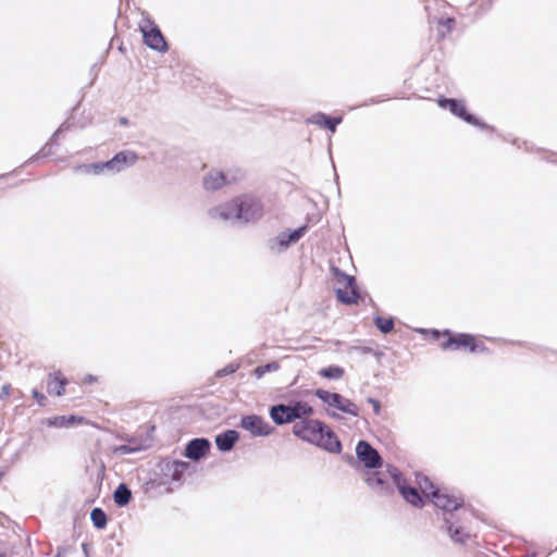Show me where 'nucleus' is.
I'll return each instance as SVG.
<instances>
[{"label":"nucleus","mask_w":557,"mask_h":557,"mask_svg":"<svg viewBox=\"0 0 557 557\" xmlns=\"http://www.w3.org/2000/svg\"><path fill=\"white\" fill-rule=\"evenodd\" d=\"M209 214L213 219L235 221L242 224L253 223L263 215L261 200L250 194L239 195L232 200L212 208Z\"/></svg>","instance_id":"1"},{"label":"nucleus","mask_w":557,"mask_h":557,"mask_svg":"<svg viewBox=\"0 0 557 557\" xmlns=\"http://www.w3.org/2000/svg\"><path fill=\"white\" fill-rule=\"evenodd\" d=\"M293 434L314 445L327 453L339 454L342 451V442L336 433L327 426V424L318 419H305L295 422L293 425Z\"/></svg>","instance_id":"2"},{"label":"nucleus","mask_w":557,"mask_h":557,"mask_svg":"<svg viewBox=\"0 0 557 557\" xmlns=\"http://www.w3.org/2000/svg\"><path fill=\"white\" fill-rule=\"evenodd\" d=\"M356 458L366 469L373 470L367 473L366 482L368 486L382 495H389L394 487L389 484L387 475L377 471L383 466V458L368 441L360 440L356 445Z\"/></svg>","instance_id":"3"},{"label":"nucleus","mask_w":557,"mask_h":557,"mask_svg":"<svg viewBox=\"0 0 557 557\" xmlns=\"http://www.w3.org/2000/svg\"><path fill=\"white\" fill-rule=\"evenodd\" d=\"M430 499L433 505L442 510V516L438 518L444 522L448 516H459L458 511L465 505V499L460 493H449L447 490H432L430 492Z\"/></svg>","instance_id":"4"},{"label":"nucleus","mask_w":557,"mask_h":557,"mask_svg":"<svg viewBox=\"0 0 557 557\" xmlns=\"http://www.w3.org/2000/svg\"><path fill=\"white\" fill-rule=\"evenodd\" d=\"M332 271L336 283L344 286L335 288L337 300L343 305L357 304L361 297L355 276L347 274L336 267H333Z\"/></svg>","instance_id":"5"},{"label":"nucleus","mask_w":557,"mask_h":557,"mask_svg":"<svg viewBox=\"0 0 557 557\" xmlns=\"http://www.w3.org/2000/svg\"><path fill=\"white\" fill-rule=\"evenodd\" d=\"M437 104L442 109H448L451 114L465 121L466 123L476 126L484 131L496 132L495 127L486 124L474 114L468 112L466 103L461 99L438 97Z\"/></svg>","instance_id":"6"},{"label":"nucleus","mask_w":557,"mask_h":557,"mask_svg":"<svg viewBox=\"0 0 557 557\" xmlns=\"http://www.w3.org/2000/svg\"><path fill=\"white\" fill-rule=\"evenodd\" d=\"M139 30L143 34L144 44L157 52L164 53L169 45L160 29L150 16H145L139 23Z\"/></svg>","instance_id":"7"},{"label":"nucleus","mask_w":557,"mask_h":557,"mask_svg":"<svg viewBox=\"0 0 557 557\" xmlns=\"http://www.w3.org/2000/svg\"><path fill=\"white\" fill-rule=\"evenodd\" d=\"M314 396L329 407L337 409L338 411L349 414L351 417L360 416V408L349 398H346L339 393L329 392L323 388H317Z\"/></svg>","instance_id":"8"},{"label":"nucleus","mask_w":557,"mask_h":557,"mask_svg":"<svg viewBox=\"0 0 557 557\" xmlns=\"http://www.w3.org/2000/svg\"><path fill=\"white\" fill-rule=\"evenodd\" d=\"M308 231L307 225H301L293 231L281 232L277 236L268 240V248L273 253H281L290 245L297 243Z\"/></svg>","instance_id":"9"},{"label":"nucleus","mask_w":557,"mask_h":557,"mask_svg":"<svg viewBox=\"0 0 557 557\" xmlns=\"http://www.w3.org/2000/svg\"><path fill=\"white\" fill-rule=\"evenodd\" d=\"M440 530L445 532L449 539L458 545H466L471 539V533L462 523L459 516H448L441 523Z\"/></svg>","instance_id":"10"},{"label":"nucleus","mask_w":557,"mask_h":557,"mask_svg":"<svg viewBox=\"0 0 557 557\" xmlns=\"http://www.w3.org/2000/svg\"><path fill=\"white\" fill-rule=\"evenodd\" d=\"M239 426L253 436H268L274 431V428L258 414L243 416Z\"/></svg>","instance_id":"11"},{"label":"nucleus","mask_w":557,"mask_h":557,"mask_svg":"<svg viewBox=\"0 0 557 557\" xmlns=\"http://www.w3.org/2000/svg\"><path fill=\"white\" fill-rule=\"evenodd\" d=\"M211 448V442L206 437H195L190 440L184 450V456L193 461L203 458Z\"/></svg>","instance_id":"12"},{"label":"nucleus","mask_w":557,"mask_h":557,"mask_svg":"<svg viewBox=\"0 0 557 557\" xmlns=\"http://www.w3.org/2000/svg\"><path fill=\"white\" fill-rule=\"evenodd\" d=\"M342 116H331L323 112H317L306 120L307 124H315L320 127L335 133L337 126L342 123Z\"/></svg>","instance_id":"13"},{"label":"nucleus","mask_w":557,"mask_h":557,"mask_svg":"<svg viewBox=\"0 0 557 557\" xmlns=\"http://www.w3.org/2000/svg\"><path fill=\"white\" fill-rule=\"evenodd\" d=\"M69 129H70V124L67 121L64 122L63 124H61V126L53 133V135L51 136L49 141L46 143V145L36 154L30 157L25 162V164H30V163L35 162L36 160H38L39 158H46V157L51 156L53 153V150H52L53 146H58L55 137Z\"/></svg>","instance_id":"14"},{"label":"nucleus","mask_w":557,"mask_h":557,"mask_svg":"<svg viewBox=\"0 0 557 557\" xmlns=\"http://www.w3.org/2000/svg\"><path fill=\"white\" fill-rule=\"evenodd\" d=\"M239 433L236 430H226L215 436V446L222 453L231 451L239 441Z\"/></svg>","instance_id":"15"},{"label":"nucleus","mask_w":557,"mask_h":557,"mask_svg":"<svg viewBox=\"0 0 557 557\" xmlns=\"http://www.w3.org/2000/svg\"><path fill=\"white\" fill-rule=\"evenodd\" d=\"M293 422H298L305 419H309L313 416L314 409L308 403L304 400H294L287 404Z\"/></svg>","instance_id":"16"},{"label":"nucleus","mask_w":557,"mask_h":557,"mask_svg":"<svg viewBox=\"0 0 557 557\" xmlns=\"http://www.w3.org/2000/svg\"><path fill=\"white\" fill-rule=\"evenodd\" d=\"M114 174L133 166L138 161V154L132 150H122L112 157Z\"/></svg>","instance_id":"17"},{"label":"nucleus","mask_w":557,"mask_h":557,"mask_svg":"<svg viewBox=\"0 0 557 557\" xmlns=\"http://www.w3.org/2000/svg\"><path fill=\"white\" fill-rule=\"evenodd\" d=\"M446 339L442 343L441 347L444 350H459L466 347V337L469 333H455L448 329L444 330Z\"/></svg>","instance_id":"18"},{"label":"nucleus","mask_w":557,"mask_h":557,"mask_svg":"<svg viewBox=\"0 0 557 557\" xmlns=\"http://www.w3.org/2000/svg\"><path fill=\"white\" fill-rule=\"evenodd\" d=\"M67 383V379L60 370L49 373L47 377L48 393L54 394L55 396H62L65 393V386Z\"/></svg>","instance_id":"19"},{"label":"nucleus","mask_w":557,"mask_h":557,"mask_svg":"<svg viewBox=\"0 0 557 557\" xmlns=\"http://www.w3.org/2000/svg\"><path fill=\"white\" fill-rule=\"evenodd\" d=\"M206 190L215 191L225 185H230L223 171L211 170L202 181Z\"/></svg>","instance_id":"20"},{"label":"nucleus","mask_w":557,"mask_h":557,"mask_svg":"<svg viewBox=\"0 0 557 557\" xmlns=\"http://www.w3.org/2000/svg\"><path fill=\"white\" fill-rule=\"evenodd\" d=\"M269 416L276 425L293 423L287 404H275L269 408Z\"/></svg>","instance_id":"21"},{"label":"nucleus","mask_w":557,"mask_h":557,"mask_svg":"<svg viewBox=\"0 0 557 557\" xmlns=\"http://www.w3.org/2000/svg\"><path fill=\"white\" fill-rule=\"evenodd\" d=\"M399 494L401 497L410 505L416 508H422L425 504L424 498L421 496L419 491L409 485L408 483L405 486H399Z\"/></svg>","instance_id":"22"},{"label":"nucleus","mask_w":557,"mask_h":557,"mask_svg":"<svg viewBox=\"0 0 557 557\" xmlns=\"http://www.w3.org/2000/svg\"><path fill=\"white\" fill-rule=\"evenodd\" d=\"M112 497H113L114 504L117 507L122 508L129 504V502L132 500L133 494L126 483H120L116 486V488L114 490Z\"/></svg>","instance_id":"23"},{"label":"nucleus","mask_w":557,"mask_h":557,"mask_svg":"<svg viewBox=\"0 0 557 557\" xmlns=\"http://www.w3.org/2000/svg\"><path fill=\"white\" fill-rule=\"evenodd\" d=\"M189 462L183 460H172L168 462L165 469L171 472L172 481L180 482L182 481L184 473L189 468Z\"/></svg>","instance_id":"24"},{"label":"nucleus","mask_w":557,"mask_h":557,"mask_svg":"<svg viewBox=\"0 0 557 557\" xmlns=\"http://www.w3.org/2000/svg\"><path fill=\"white\" fill-rule=\"evenodd\" d=\"M83 420L82 417L70 414V416H57L49 418L47 420V425L53 426V428H70L76 424L77 422H81Z\"/></svg>","instance_id":"25"},{"label":"nucleus","mask_w":557,"mask_h":557,"mask_svg":"<svg viewBox=\"0 0 557 557\" xmlns=\"http://www.w3.org/2000/svg\"><path fill=\"white\" fill-rule=\"evenodd\" d=\"M146 448V446L139 444L136 438H128L127 444L119 445L113 448L114 455H128L141 451Z\"/></svg>","instance_id":"26"},{"label":"nucleus","mask_w":557,"mask_h":557,"mask_svg":"<svg viewBox=\"0 0 557 557\" xmlns=\"http://www.w3.org/2000/svg\"><path fill=\"white\" fill-rule=\"evenodd\" d=\"M90 520L92 522V525L97 530H103L106 529L108 524V516L106 511L100 507H95L90 511Z\"/></svg>","instance_id":"27"},{"label":"nucleus","mask_w":557,"mask_h":557,"mask_svg":"<svg viewBox=\"0 0 557 557\" xmlns=\"http://www.w3.org/2000/svg\"><path fill=\"white\" fill-rule=\"evenodd\" d=\"M318 374L327 380H338L345 374L343 367L331 364L319 370Z\"/></svg>","instance_id":"28"},{"label":"nucleus","mask_w":557,"mask_h":557,"mask_svg":"<svg viewBox=\"0 0 557 557\" xmlns=\"http://www.w3.org/2000/svg\"><path fill=\"white\" fill-rule=\"evenodd\" d=\"M373 323L382 334L391 333L395 327L394 318H384L380 314L374 315Z\"/></svg>","instance_id":"29"},{"label":"nucleus","mask_w":557,"mask_h":557,"mask_svg":"<svg viewBox=\"0 0 557 557\" xmlns=\"http://www.w3.org/2000/svg\"><path fill=\"white\" fill-rule=\"evenodd\" d=\"M466 347L468 351L471 354H488L490 349L486 347L483 343L478 342L475 336L472 334H469L468 337H466Z\"/></svg>","instance_id":"30"},{"label":"nucleus","mask_w":557,"mask_h":557,"mask_svg":"<svg viewBox=\"0 0 557 557\" xmlns=\"http://www.w3.org/2000/svg\"><path fill=\"white\" fill-rule=\"evenodd\" d=\"M487 9H483L482 5L476 7L474 2H470L467 4L460 14L462 16L469 17L471 22L475 21L478 17H480Z\"/></svg>","instance_id":"31"},{"label":"nucleus","mask_w":557,"mask_h":557,"mask_svg":"<svg viewBox=\"0 0 557 557\" xmlns=\"http://www.w3.org/2000/svg\"><path fill=\"white\" fill-rule=\"evenodd\" d=\"M417 484L419 486V490L428 498H430V492L432 490H440L438 487L434 486L433 482L426 475H422V474L417 475Z\"/></svg>","instance_id":"32"},{"label":"nucleus","mask_w":557,"mask_h":557,"mask_svg":"<svg viewBox=\"0 0 557 557\" xmlns=\"http://www.w3.org/2000/svg\"><path fill=\"white\" fill-rule=\"evenodd\" d=\"M278 369H280L278 361H270L265 364L258 366L257 368H255L252 373L257 379H261L265 373L275 372Z\"/></svg>","instance_id":"33"},{"label":"nucleus","mask_w":557,"mask_h":557,"mask_svg":"<svg viewBox=\"0 0 557 557\" xmlns=\"http://www.w3.org/2000/svg\"><path fill=\"white\" fill-rule=\"evenodd\" d=\"M388 474H389L391 479L393 480V484L397 487L398 491H399V486H405L407 484L406 479L403 476V473L399 471L398 468L389 466Z\"/></svg>","instance_id":"34"},{"label":"nucleus","mask_w":557,"mask_h":557,"mask_svg":"<svg viewBox=\"0 0 557 557\" xmlns=\"http://www.w3.org/2000/svg\"><path fill=\"white\" fill-rule=\"evenodd\" d=\"M224 175L227 178L228 184L240 182L245 178L246 173L244 170L237 168V169H231L227 172H224Z\"/></svg>","instance_id":"35"},{"label":"nucleus","mask_w":557,"mask_h":557,"mask_svg":"<svg viewBox=\"0 0 557 557\" xmlns=\"http://www.w3.org/2000/svg\"><path fill=\"white\" fill-rule=\"evenodd\" d=\"M78 170L85 172V173H91L94 175H100L104 172L103 168L101 166V162H94L88 164H83L78 166Z\"/></svg>","instance_id":"36"},{"label":"nucleus","mask_w":557,"mask_h":557,"mask_svg":"<svg viewBox=\"0 0 557 557\" xmlns=\"http://www.w3.org/2000/svg\"><path fill=\"white\" fill-rule=\"evenodd\" d=\"M438 25L445 28V30H441V36L445 37L447 33H450L456 24V20L454 17H445V18H438L437 21Z\"/></svg>","instance_id":"37"},{"label":"nucleus","mask_w":557,"mask_h":557,"mask_svg":"<svg viewBox=\"0 0 557 557\" xmlns=\"http://www.w3.org/2000/svg\"><path fill=\"white\" fill-rule=\"evenodd\" d=\"M237 369H238L237 364L228 363L225 367H223L222 369L216 371V376L223 377V376L233 374L234 372H236Z\"/></svg>","instance_id":"38"},{"label":"nucleus","mask_w":557,"mask_h":557,"mask_svg":"<svg viewBox=\"0 0 557 557\" xmlns=\"http://www.w3.org/2000/svg\"><path fill=\"white\" fill-rule=\"evenodd\" d=\"M32 396L40 407H45L47 405V397L37 388L32 391Z\"/></svg>","instance_id":"39"},{"label":"nucleus","mask_w":557,"mask_h":557,"mask_svg":"<svg viewBox=\"0 0 557 557\" xmlns=\"http://www.w3.org/2000/svg\"><path fill=\"white\" fill-rule=\"evenodd\" d=\"M367 401L372 405L374 414L379 416L381 413V401L372 397H369Z\"/></svg>","instance_id":"40"},{"label":"nucleus","mask_w":557,"mask_h":557,"mask_svg":"<svg viewBox=\"0 0 557 557\" xmlns=\"http://www.w3.org/2000/svg\"><path fill=\"white\" fill-rule=\"evenodd\" d=\"M101 166L103 168L104 171L107 170L108 172H111L114 174V163H113L112 158L108 161L101 162Z\"/></svg>","instance_id":"41"},{"label":"nucleus","mask_w":557,"mask_h":557,"mask_svg":"<svg viewBox=\"0 0 557 557\" xmlns=\"http://www.w3.org/2000/svg\"><path fill=\"white\" fill-rule=\"evenodd\" d=\"M10 391H11V386L9 384H4L1 387L0 399H4L5 397H8L10 395Z\"/></svg>","instance_id":"42"},{"label":"nucleus","mask_w":557,"mask_h":557,"mask_svg":"<svg viewBox=\"0 0 557 557\" xmlns=\"http://www.w3.org/2000/svg\"><path fill=\"white\" fill-rule=\"evenodd\" d=\"M343 459H344L348 465L354 466V467H355V466L357 465V462H358V461L356 460L357 458H355L352 455H346V456H344V457H343Z\"/></svg>","instance_id":"43"},{"label":"nucleus","mask_w":557,"mask_h":557,"mask_svg":"<svg viewBox=\"0 0 557 557\" xmlns=\"http://www.w3.org/2000/svg\"><path fill=\"white\" fill-rule=\"evenodd\" d=\"M431 333H432L433 338H435V339H438L442 336L445 337L444 330L443 331H438V330L433 329L431 331Z\"/></svg>","instance_id":"44"},{"label":"nucleus","mask_w":557,"mask_h":557,"mask_svg":"<svg viewBox=\"0 0 557 557\" xmlns=\"http://www.w3.org/2000/svg\"><path fill=\"white\" fill-rule=\"evenodd\" d=\"M502 138L506 141H510L512 145L517 146L519 149L521 148V144L518 138L509 139L508 137H505V136H502Z\"/></svg>","instance_id":"45"},{"label":"nucleus","mask_w":557,"mask_h":557,"mask_svg":"<svg viewBox=\"0 0 557 557\" xmlns=\"http://www.w3.org/2000/svg\"><path fill=\"white\" fill-rule=\"evenodd\" d=\"M381 101H382V99H379V98H371L370 100L366 101V102L363 103V106H370V104L379 103V102H381Z\"/></svg>","instance_id":"46"},{"label":"nucleus","mask_w":557,"mask_h":557,"mask_svg":"<svg viewBox=\"0 0 557 557\" xmlns=\"http://www.w3.org/2000/svg\"><path fill=\"white\" fill-rule=\"evenodd\" d=\"M82 549L85 554V557H89V544L88 543H83L82 544Z\"/></svg>","instance_id":"47"},{"label":"nucleus","mask_w":557,"mask_h":557,"mask_svg":"<svg viewBox=\"0 0 557 557\" xmlns=\"http://www.w3.org/2000/svg\"><path fill=\"white\" fill-rule=\"evenodd\" d=\"M0 557H7V550L4 548V544L1 540H0Z\"/></svg>","instance_id":"48"},{"label":"nucleus","mask_w":557,"mask_h":557,"mask_svg":"<svg viewBox=\"0 0 557 557\" xmlns=\"http://www.w3.org/2000/svg\"><path fill=\"white\" fill-rule=\"evenodd\" d=\"M96 380H97V379H96V376H94V375H91V374H88V375H86V377H85V382H86V383H92V382H95Z\"/></svg>","instance_id":"49"},{"label":"nucleus","mask_w":557,"mask_h":557,"mask_svg":"<svg viewBox=\"0 0 557 557\" xmlns=\"http://www.w3.org/2000/svg\"><path fill=\"white\" fill-rule=\"evenodd\" d=\"M327 414H329V417H331L333 419H338L339 418V414L336 413L335 411H327Z\"/></svg>","instance_id":"50"},{"label":"nucleus","mask_w":557,"mask_h":557,"mask_svg":"<svg viewBox=\"0 0 557 557\" xmlns=\"http://www.w3.org/2000/svg\"><path fill=\"white\" fill-rule=\"evenodd\" d=\"M120 123H121L122 125H127V124H128V120H127L126 117H121V119H120Z\"/></svg>","instance_id":"51"},{"label":"nucleus","mask_w":557,"mask_h":557,"mask_svg":"<svg viewBox=\"0 0 557 557\" xmlns=\"http://www.w3.org/2000/svg\"><path fill=\"white\" fill-rule=\"evenodd\" d=\"M521 144L524 146V149H525L527 151H529V150H530L529 144H528L527 141H522Z\"/></svg>","instance_id":"52"},{"label":"nucleus","mask_w":557,"mask_h":557,"mask_svg":"<svg viewBox=\"0 0 557 557\" xmlns=\"http://www.w3.org/2000/svg\"><path fill=\"white\" fill-rule=\"evenodd\" d=\"M361 349H362L363 352H371L372 351V349L369 348V347H362Z\"/></svg>","instance_id":"53"}]
</instances>
